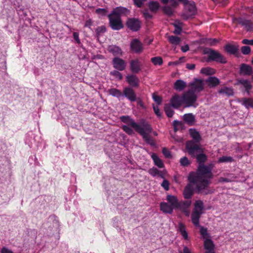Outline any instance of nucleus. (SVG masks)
Listing matches in <instances>:
<instances>
[{"mask_svg": "<svg viewBox=\"0 0 253 253\" xmlns=\"http://www.w3.org/2000/svg\"><path fill=\"white\" fill-rule=\"evenodd\" d=\"M214 165L212 163L208 165H200L198 166L195 172H191L188 176L189 182L193 183H198L196 186V191L198 194L208 195L211 193L212 191L208 189L210 181L213 178L212 170Z\"/></svg>", "mask_w": 253, "mask_h": 253, "instance_id": "obj_1", "label": "nucleus"}, {"mask_svg": "<svg viewBox=\"0 0 253 253\" xmlns=\"http://www.w3.org/2000/svg\"><path fill=\"white\" fill-rule=\"evenodd\" d=\"M152 131L153 128L150 124L146 120L142 119L141 120V126H140L136 131L142 136L147 144L151 146H155L156 144L154 140L150 136V134Z\"/></svg>", "mask_w": 253, "mask_h": 253, "instance_id": "obj_2", "label": "nucleus"}, {"mask_svg": "<svg viewBox=\"0 0 253 253\" xmlns=\"http://www.w3.org/2000/svg\"><path fill=\"white\" fill-rule=\"evenodd\" d=\"M168 203L162 202L160 204V210L165 213L172 214L179 201L176 196L168 195L166 198Z\"/></svg>", "mask_w": 253, "mask_h": 253, "instance_id": "obj_3", "label": "nucleus"}, {"mask_svg": "<svg viewBox=\"0 0 253 253\" xmlns=\"http://www.w3.org/2000/svg\"><path fill=\"white\" fill-rule=\"evenodd\" d=\"M204 53L208 55L207 62L214 61L218 63L226 64V58L218 51L210 48H206Z\"/></svg>", "mask_w": 253, "mask_h": 253, "instance_id": "obj_4", "label": "nucleus"}, {"mask_svg": "<svg viewBox=\"0 0 253 253\" xmlns=\"http://www.w3.org/2000/svg\"><path fill=\"white\" fill-rule=\"evenodd\" d=\"M204 203L201 200H197L195 202L194 209L191 214V221L192 223L196 227L199 226V219L203 214L204 210Z\"/></svg>", "mask_w": 253, "mask_h": 253, "instance_id": "obj_5", "label": "nucleus"}, {"mask_svg": "<svg viewBox=\"0 0 253 253\" xmlns=\"http://www.w3.org/2000/svg\"><path fill=\"white\" fill-rule=\"evenodd\" d=\"M182 97L184 107H196V106H194V104L197 100L198 96L196 93L193 92V90H188L183 93Z\"/></svg>", "mask_w": 253, "mask_h": 253, "instance_id": "obj_6", "label": "nucleus"}, {"mask_svg": "<svg viewBox=\"0 0 253 253\" xmlns=\"http://www.w3.org/2000/svg\"><path fill=\"white\" fill-rule=\"evenodd\" d=\"M185 146L188 154L193 158H195L196 156L200 152H202L203 150L199 145L192 140L187 141Z\"/></svg>", "mask_w": 253, "mask_h": 253, "instance_id": "obj_7", "label": "nucleus"}, {"mask_svg": "<svg viewBox=\"0 0 253 253\" xmlns=\"http://www.w3.org/2000/svg\"><path fill=\"white\" fill-rule=\"evenodd\" d=\"M142 22L138 18H128L126 22V27L133 32L139 31L142 27Z\"/></svg>", "mask_w": 253, "mask_h": 253, "instance_id": "obj_8", "label": "nucleus"}, {"mask_svg": "<svg viewBox=\"0 0 253 253\" xmlns=\"http://www.w3.org/2000/svg\"><path fill=\"white\" fill-rule=\"evenodd\" d=\"M107 16L109 19V26L112 30L118 31L124 28V25L121 17H117L110 14Z\"/></svg>", "mask_w": 253, "mask_h": 253, "instance_id": "obj_9", "label": "nucleus"}, {"mask_svg": "<svg viewBox=\"0 0 253 253\" xmlns=\"http://www.w3.org/2000/svg\"><path fill=\"white\" fill-rule=\"evenodd\" d=\"M185 12L182 13L181 16L184 20H188L194 17L197 11L195 3L194 1L186 4Z\"/></svg>", "mask_w": 253, "mask_h": 253, "instance_id": "obj_10", "label": "nucleus"}, {"mask_svg": "<svg viewBox=\"0 0 253 253\" xmlns=\"http://www.w3.org/2000/svg\"><path fill=\"white\" fill-rule=\"evenodd\" d=\"M192 204L191 200H181L179 201L175 210H179L182 212L184 213L185 215L188 216L190 214L189 209Z\"/></svg>", "mask_w": 253, "mask_h": 253, "instance_id": "obj_11", "label": "nucleus"}, {"mask_svg": "<svg viewBox=\"0 0 253 253\" xmlns=\"http://www.w3.org/2000/svg\"><path fill=\"white\" fill-rule=\"evenodd\" d=\"M125 97L131 102H134L137 100V97L135 91L130 86L124 87L123 91V97Z\"/></svg>", "mask_w": 253, "mask_h": 253, "instance_id": "obj_12", "label": "nucleus"}, {"mask_svg": "<svg viewBox=\"0 0 253 253\" xmlns=\"http://www.w3.org/2000/svg\"><path fill=\"white\" fill-rule=\"evenodd\" d=\"M130 49L133 53L140 54L143 51V44L138 39H134L130 42Z\"/></svg>", "mask_w": 253, "mask_h": 253, "instance_id": "obj_13", "label": "nucleus"}, {"mask_svg": "<svg viewBox=\"0 0 253 253\" xmlns=\"http://www.w3.org/2000/svg\"><path fill=\"white\" fill-rule=\"evenodd\" d=\"M130 12V10L127 8L120 6L113 8L109 14L117 17L121 18L122 16H127Z\"/></svg>", "mask_w": 253, "mask_h": 253, "instance_id": "obj_14", "label": "nucleus"}, {"mask_svg": "<svg viewBox=\"0 0 253 253\" xmlns=\"http://www.w3.org/2000/svg\"><path fill=\"white\" fill-rule=\"evenodd\" d=\"M120 120L123 123H126L133 127L135 131L137 130L140 126H141V120L139 124L136 123L134 120L129 116H122L120 117Z\"/></svg>", "mask_w": 253, "mask_h": 253, "instance_id": "obj_15", "label": "nucleus"}, {"mask_svg": "<svg viewBox=\"0 0 253 253\" xmlns=\"http://www.w3.org/2000/svg\"><path fill=\"white\" fill-rule=\"evenodd\" d=\"M112 64L114 68L121 71L124 70L126 66V62L119 57H115L113 58L112 61Z\"/></svg>", "mask_w": 253, "mask_h": 253, "instance_id": "obj_16", "label": "nucleus"}, {"mask_svg": "<svg viewBox=\"0 0 253 253\" xmlns=\"http://www.w3.org/2000/svg\"><path fill=\"white\" fill-rule=\"evenodd\" d=\"M170 105L174 109H178L184 104L182 96L181 97L177 94H174L170 99Z\"/></svg>", "mask_w": 253, "mask_h": 253, "instance_id": "obj_17", "label": "nucleus"}, {"mask_svg": "<svg viewBox=\"0 0 253 253\" xmlns=\"http://www.w3.org/2000/svg\"><path fill=\"white\" fill-rule=\"evenodd\" d=\"M191 88L189 90H193L194 93H199L204 89V84L202 80L196 79L190 84Z\"/></svg>", "mask_w": 253, "mask_h": 253, "instance_id": "obj_18", "label": "nucleus"}, {"mask_svg": "<svg viewBox=\"0 0 253 253\" xmlns=\"http://www.w3.org/2000/svg\"><path fill=\"white\" fill-rule=\"evenodd\" d=\"M126 82L129 85L131 88L138 87L139 84V79L135 75L133 74H129L126 76Z\"/></svg>", "mask_w": 253, "mask_h": 253, "instance_id": "obj_19", "label": "nucleus"}, {"mask_svg": "<svg viewBox=\"0 0 253 253\" xmlns=\"http://www.w3.org/2000/svg\"><path fill=\"white\" fill-rule=\"evenodd\" d=\"M194 184L195 183L189 182V183L187 184L185 187L183 192V196L185 199L190 200L193 196L194 192V188L193 184ZM196 184L197 185L198 184L197 183Z\"/></svg>", "mask_w": 253, "mask_h": 253, "instance_id": "obj_20", "label": "nucleus"}, {"mask_svg": "<svg viewBox=\"0 0 253 253\" xmlns=\"http://www.w3.org/2000/svg\"><path fill=\"white\" fill-rule=\"evenodd\" d=\"M237 21L238 24L243 26L247 32L253 31V24L251 20L240 17L237 19Z\"/></svg>", "mask_w": 253, "mask_h": 253, "instance_id": "obj_21", "label": "nucleus"}, {"mask_svg": "<svg viewBox=\"0 0 253 253\" xmlns=\"http://www.w3.org/2000/svg\"><path fill=\"white\" fill-rule=\"evenodd\" d=\"M107 50L109 53L112 54L115 57L121 56L123 55L122 49L116 45H109Z\"/></svg>", "mask_w": 253, "mask_h": 253, "instance_id": "obj_22", "label": "nucleus"}, {"mask_svg": "<svg viewBox=\"0 0 253 253\" xmlns=\"http://www.w3.org/2000/svg\"><path fill=\"white\" fill-rule=\"evenodd\" d=\"M239 73L241 75L250 76L253 73V68L250 65L243 63L240 65Z\"/></svg>", "mask_w": 253, "mask_h": 253, "instance_id": "obj_23", "label": "nucleus"}, {"mask_svg": "<svg viewBox=\"0 0 253 253\" xmlns=\"http://www.w3.org/2000/svg\"><path fill=\"white\" fill-rule=\"evenodd\" d=\"M130 69L133 73H138L141 71V66L139 60L136 59L131 60L129 62Z\"/></svg>", "mask_w": 253, "mask_h": 253, "instance_id": "obj_24", "label": "nucleus"}, {"mask_svg": "<svg viewBox=\"0 0 253 253\" xmlns=\"http://www.w3.org/2000/svg\"><path fill=\"white\" fill-rule=\"evenodd\" d=\"M204 248L206 250V253H214V245L213 241L210 239H207L204 241Z\"/></svg>", "mask_w": 253, "mask_h": 253, "instance_id": "obj_25", "label": "nucleus"}, {"mask_svg": "<svg viewBox=\"0 0 253 253\" xmlns=\"http://www.w3.org/2000/svg\"><path fill=\"white\" fill-rule=\"evenodd\" d=\"M189 131L190 136L195 143H199L201 140L202 138L200 133L195 128H190Z\"/></svg>", "mask_w": 253, "mask_h": 253, "instance_id": "obj_26", "label": "nucleus"}, {"mask_svg": "<svg viewBox=\"0 0 253 253\" xmlns=\"http://www.w3.org/2000/svg\"><path fill=\"white\" fill-rule=\"evenodd\" d=\"M238 83L243 85L245 87V90L248 95H250L251 89L252 88V85L250 81L246 79H241L238 80Z\"/></svg>", "mask_w": 253, "mask_h": 253, "instance_id": "obj_27", "label": "nucleus"}, {"mask_svg": "<svg viewBox=\"0 0 253 253\" xmlns=\"http://www.w3.org/2000/svg\"><path fill=\"white\" fill-rule=\"evenodd\" d=\"M195 158L196 159V161L198 164V166L200 165H204L205 163L208 159V156L204 153L203 150L202 152H200L198 155L196 156Z\"/></svg>", "mask_w": 253, "mask_h": 253, "instance_id": "obj_28", "label": "nucleus"}, {"mask_svg": "<svg viewBox=\"0 0 253 253\" xmlns=\"http://www.w3.org/2000/svg\"><path fill=\"white\" fill-rule=\"evenodd\" d=\"M186 86V82L181 79L176 80L173 84V88L178 91L183 90Z\"/></svg>", "mask_w": 253, "mask_h": 253, "instance_id": "obj_29", "label": "nucleus"}, {"mask_svg": "<svg viewBox=\"0 0 253 253\" xmlns=\"http://www.w3.org/2000/svg\"><path fill=\"white\" fill-rule=\"evenodd\" d=\"M183 119L189 126L193 125L196 121L195 117L192 113L185 114L183 116Z\"/></svg>", "mask_w": 253, "mask_h": 253, "instance_id": "obj_30", "label": "nucleus"}, {"mask_svg": "<svg viewBox=\"0 0 253 253\" xmlns=\"http://www.w3.org/2000/svg\"><path fill=\"white\" fill-rule=\"evenodd\" d=\"M206 82L208 83V85L210 87H214L220 84L219 80L215 76H211L209 77Z\"/></svg>", "mask_w": 253, "mask_h": 253, "instance_id": "obj_31", "label": "nucleus"}, {"mask_svg": "<svg viewBox=\"0 0 253 253\" xmlns=\"http://www.w3.org/2000/svg\"><path fill=\"white\" fill-rule=\"evenodd\" d=\"M108 92L110 95L117 97L119 99H120L121 97H123V92L117 88H110L108 89Z\"/></svg>", "mask_w": 253, "mask_h": 253, "instance_id": "obj_32", "label": "nucleus"}, {"mask_svg": "<svg viewBox=\"0 0 253 253\" xmlns=\"http://www.w3.org/2000/svg\"><path fill=\"white\" fill-rule=\"evenodd\" d=\"M224 48L227 52L234 55H235L239 50L238 46L231 44H226Z\"/></svg>", "mask_w": 253, "mask_h": 253, "instance_id": "obj_33", "label": "nucleus"}, {"mask_svg": "<svg viewBox=\"0 0 253 253\" xmlns=\"http://www.w3.org/2000/svg\"><path fill=\"white\" fill-rule=\"evenodd\" d=\"M178 230L185 240L188 239V233L186 230L185 225L183 223L179 222L178 223Z\"/></svg>", "mask_w": 253, "mask_h": 253, "instance_id": "obj_34", "label": "nucleus"}, {"mask_svg": "<svg viewBox=\"0 0 253 253\" xmlns=\"http://www.w3.org/2000/svg\"><path fill=\"white\" fill-rule=\"evenodd\" d=\"M219 94H225L227 96H231L234 95L233 89L231 87H223L218 90Z\"/></svg>", "mask_w": 253, "mask_h": 253, "instance_id": "obj_35", "label": "nucleus"}, {"mask_svg": "<svg viewBox=\"0 0 253 253\" xmlns=\"http://www.w3.org/2000/svg\"><path fill=\"white\" fill-rule=\"evenodd\" d=\"M151 158L153 159L154 164L159 168H163L164 167V164L163 161L159 158L157 155L155 153H153L151 155Z\"/></svg>", "mask_w": 253, "mask_h": 253, "instance_id": "obj_36", "label": "nucleus"}, {"mask_svg": "<svg viewBox=\"0 0 253 253\" xmlns=\"http://www.w3.org/2000/svg\"><path fill=\"white\" fill-rule=\"evenodd\" d=\"M173 25L175 28L173 33L177 35H180L182 30V23L179 20H176Z\"/></svg>", "mask_w": 253, "mask_h": 253, "instance_id": "obj_37", "label": "nucleus"}, {"mask_svg": "<svg viewBox=\"0 0 253 253\" xmlns=\"http://www.w3.org/2000/svg\"><path fill=\"white\" fill-rule=\"evenodd\" d=\"M241 104L247 109L250 107L253 108V100L251 98H242Z\"/></svg>", "mask_w": 253, "mask_h": 253, "instance_id": "obj_38", "label": "nucleus"}, {"mask_svg": "<svg viewBox=\"0 0 253 253\" xmlns=\"http://www.w3.org/2000/svg\"><path fill=\"white\" fill-rule=\"evenodd\" d=\"M148 6L151 11L156 12L160 7V4L156 1H150L149 2Z\"/></svg>", "mask_w": 253, "mask_h": 253, "instance_id": "obj_39", "label": "nucleus"}, {"mask_svg": "<svg viewBox=\"0 0 253 253\" xmlns=\"http://www.w3.org/2000/svg\"><path fill=\"white\" fill-rule=\"evenodd\" d=\"M200 73L206 75H211L215 74V70L212 68L207 67L202 68L201 70Z\"/></svg>", "mask_w": 253, "mask_h": 253, "instance_id": "obj_40", "label": "nucleus"}, {"mask_svg": "<svg viewBox=\"0 0 253 253\" xmlns=\"http://www.w3.org/2000/svg\"><path fill=\"white\" fill-rule=\"evenodd\" d=\"M234 161V159L231 156H223L218 159V163H232Z\"/></svg>", "mask_w": 253, "mask_h": 253, "instance_id": "obj_41", "label": "nucleus"}, {"mask_svg": "<svg viewBox=\"0 0 253 253\" xmlns=\"http://www.w3.org/2000/svg\"><path fill=\"white\" fill-rule=\"evenodd\" d=\"M162 10L165 14L166 15L171 17L173 14V11L172 8L168 5L164 6L162 7Z\"/></svg>", "mask_w": 253, "mask_h": 253, "instance_id": "obj_42", "label": "nucleus"}, {"mask_svg": "<svg viewBox=\"0 0 253 253\" xmlns=\"http://www.w3.org/2000/svg\"><path fill=\"white\" fill-rule=\"evenodd\" d=\"M151 61L155 66H157V65L161 66L163 63V59L160 56H156V57H152L151 59Z\"/></svg>", "mask_w": 253, "mask_h": 253, "instance_id": "obj_43", "label": "nucleus"}, {"mask_svg": "<svg viewBox=\"0 0 253 253\" xmlns=\"http://www.w3.org/2000/svg\"><path fill=\"white\" fill-rule=\"evenodd\" d=\"M164 111L168 117L171 118L174 113V111L171 109V107L166 104L164 107Z\"/></svg>", "mask_w": 253, "mask_h": 253, "instance_id": "obj_44", "label": "nucleus"}, {"mask_svg": "<svg viewBox=\"0 0 253 253\" xmlns=\"http://www.w3.org/2000/svg\"><path fill=\"white\" fill-rule=\"evenodd\" d=\"M107 31L106 27L104 25L98 27L95 29L96 35L97 38H99L102 34L105 33Z\"/></svg>", "mask_w": 253, "mask_h": 253, "instance_id": "obj_45", "label": "nucleus"}, {"mask_svg": "<svg viewBox=\"0 0 253 253\" xmlns=\"http://www.w3.org/2000/svg\"><path fill=\"white\" fill-rule=\"evenodd\" d=\"M169 41L171 44L177 45L180 42L181 39L178 37L170 36L169 37Z\"/></svg>", "mask_w": 253, "mask_h": 253, "instance_id": "obj_46", "label": "nucleus"}, {"mask_svg": "<svg viewBox=\"0 0 253 253\" xmlns=\"http://www.w3.org/2000/svg\"><path fill=\"white\" fill-rule=\"evenodd\" d=\"M128 125H123L122 129L128 135H133L134 134L133 130Z\"/></svg>", "mask_w": 253, "mask_h": 253, "instance_id": "obj_47", "label": "nucleus"}, {"mask_svg": "<svg viewBox=\"0 0 253 253\" xmlns=\"http://www.w3.org/2000/svg\"><path fill=\"white\" fill-rule=\"evenodd\" d=\"M117 70H115L112 71L110 72V75L112 76L115 77L116 78H118L119 80H122L123 79V75L121 73L119 72Z\"/></svg>", "mask_w": 253, "mask_h": 253, "instance_id": "obj_48", "label": "nucleus"}, {"mask_svg": "<svg viewBox=\"0 0 253 253\" xmlns=\"http://www.w3.org/2000/svg\"><path fill=\"white\" fill-rule=\"evenodd\" d=\"M241 52L244 55H249L251 52V47L249 46H243L241 48Z\"/></svg>", "mask_w": 253, "mask_h": 253, "instance_id": "obj_49", "label": "nucleus"}, {"mask_svg": "<svg viewBox=\"0 0 253 253\" xmlns=\"http://www.w3.org/2000/svg\"><path fill=\"white\" fill-rule=\"evenodd\" d=\"M108 11L107 9L104 8H98L96 9L95 12L97 14L101 15L102 16L106 15Z\"/></svg>", "mask_w": 253, "mask_h": 253, "instance_id": "obj_50", "label": "nucleus"}, {"mask_svg": "<svg viewBox=\"0 0 253 253\" xmlns=\"http://www.w3.org/2000/svg\"><path fill=\"white\" fill-rule=\"evenodd\" d=\"M180 164L183 167L188 166L190 164V161L186 157H183L180 159Z\"/></svg>", "mask_w": 253, "mask_h": 253, "instance_id": "obj_51", "label": "nucleus"}, {"mask_svg": "<svg viewBox=\"0 0 253 253\" xmlns=\"http://www.w3.org/2000/svg\"><path fill=\"white\" fill-rule=\"evenodd\" d=\"M147 0H132L133 4L138 8L141 7Z\"/></svg>", "mask_w": 253, "mask_h": 253, "instance_id": "obj_52", "label": "nucleus"}, {"mask_svg": "<svg viewBox=\"0 0 253 253\" xmlns=\"http://www.w3.org/2000/svg\"><path fill=\"white\" fill-rule=\"evenodd\" d=\"M149 173L151 176L155 177L159 174V170L156 168H153L149 170Z\"/></svg>", "mask_w": 253, "mask_h": 253, "instance_id": "obj_53", "label": "nucleus"}, {"mask_svg": "<svg viewBox=\"0 0 253 253\" xmlns=\"http://www.w3.org/2000/svg\"><path fill=\"white\" fill-rule=\"evenodd\" d=\"M161 186L163 187L165 190H169V181L168 180L165 179L161 183Z\"/></svg>", "mask_w": 253, "mask_h": 253, "instance_id": "obj_54", "label": "nucleus"}, {"mask_svg": "<svg viewBox=\"0 0 253 253\" xmlns=\"http://www.w3.org/2000/svg\"><path fill=\"white\" fill-rule=\"evenodd\" d=\"M152 97L154 101L158 105H160L162 103V98L161 97L154 93L152 95Z\"/></svg>", "mask_w": 253, "mask_h": 253, "instance_id": "obj_55", "label": "nucleus"}, {"mask_svg": "<svg viewBox=\"0 0 253 253\" xmlns=\"http://www.w3.org/2000/svg\"><path fill=\"white\" fill-rule=\"evenodd\" d=\"M199 227H200V233L203 237L205 238L206 236L208 235V230L206 228L204 227V226H199Z\"/></svg>", "mask_w": 253, "mask_h": 253, "instance_id": "obj_56", "label": "nucleus"}, {"mask_svg": "<svg viewBox=\"0 0 253 253\" xmlns=\"http://www.w3.org/2000/svg\"><path fill=\"white\" fill-rule=\"evenodd\" d=\"M162 153L167 158H170L171 157L170 152L166 148H163L162 149Z\"/></svg>", "mask_w": 253, "mask_h": 253, "instance_id": "obj_57", "label": "nucleus"}, {"mask_svg": "<svg viewBox=\"0 0 253 253\" xmlns=\"http://www.w3.org/2000/svg\"><path fill=\"white\" fill-rule=\"evenodd\" d=\"M214 3L220 6H225L228 3V0H212Z\"/></svg>", "mask_w": 253, "mask_h": 253, "instance_id": "obj_58", "label": "nucleus"}, {"mask_svg": "<svg viewBox=\"0 0 253 253\" xmlns=\"http://www.w3.org/2000/svg\"><path fill=\"white\" fill-rule=\"evenodd\" d=\"M153 110L155 113V114L157 115L158 117L159 118H161L162 117V114L159 110V108L158 106H155L153 105Z\"/></svg>", "mask_w": 253, "mask_h": 253, "instance_id": "obj_59", "label": "nucleus"}, {"mask_svg": "<svg viewBox=\"0 0 253 253\" xmlns=\"http://www.w3.org/2000/svg\"><path fill=\"white\" fill-rule=\"evenodd\" d=\"M73 36L74 40L77 43L80 44L81 42L80 39L79 38V34L78 32H74L73 34Z\"/></svg>", "mask_w": 253, "mask_h": 253, "instance_id": "obj_60", "label": "nucleus"}, {"mask_svg": "<svg viewBox=\"0 0 253 253\" xmlns=\"http://www.w3.org/2000/svg\"><path fill=\"white\" fill-rule=\"evenodd\" d=\"M242 43L246 45H253V39L248 40L245 39L242 40Z\"/></svg>", "mask_w": 253, "mask_h": 253, "instance_id": "obj_61", "label": "nucleus"}, {"mask_svg": "<svg viewBox=\"0 0 253 253\" xmlns=\"http://www.w3.org/2000/svg\"><path fill=\"white\" fill-rule=\"evenodd\" d=\"M207 41H208V43L210 45H213L215 43H216L218 42V40L216 39H211V38L208 39Z\"/></svg>", "mask_w": 253, "mask_h": 253, "instance_id": "obj_62", "label": "nucleus"}, {"mask_svg": "<svg viewBox=\"0 0 253 253\" xmlns=\"http://www.w3.org/2000/svg\"><path fill=\"white\" fill-rule=\"evenodd\" d=\"M92 23H93L92 20L90 19H89L85 21V22L84 23V27H87V28L90 29V27L92 26Z\"/></svg>", "mask_w": 253, "mask_h": 253, "instance_id": "obj_63", "label": "nucleus"}, {"mask_svg": "<svg viewBox=\"0 0 253 253\" xmlns=\"http://www.w3.org/2000/svg\"><path fill=\"white\" fill-rule=\"evenodd\" d=\"M1 253H13V252L7 248L6 247H3L0 251Z\"/></svg>", "mask_w": 253, "mask_h": 253, "instance_id": "obj_64", "label": "nucleus"}]
</instances>
